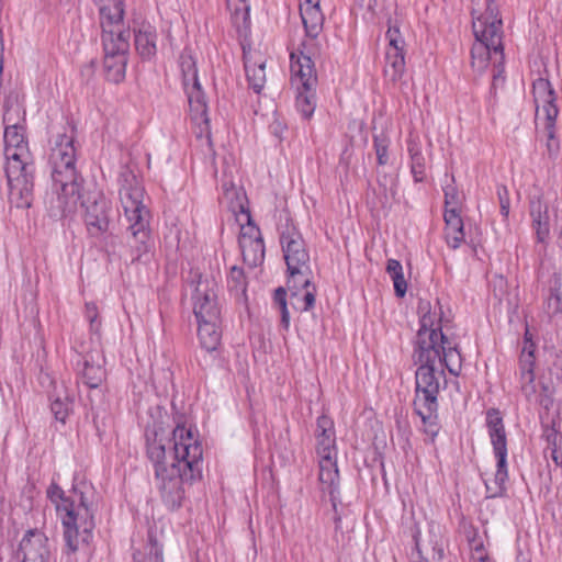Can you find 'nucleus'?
<instances>
[{
	"instance_id": "de8ad7c7",
	"label": "nucleus",
	"mask_w": 562,
	"mask_h": 562,
	"mask_svg": "<svg viewBox=\"0 0 562 562\" xmlns=\"http://www.w3.org/2000/svg\"><path fill=\"white\" fill-rule=\"evenodd\" d=\"M498 305L499 307L497 313L499 314H507L508 316H510L517 313V305L513 304L508 297L506 299V306H504L503 297H499Z\"/></svg>"
},
{
	"instance_id": "2eb2a0df",
	"label": "nucleus",
	"mask_w": 562,
	"mask_h": 562,
	"mask_svg": "<svg viewBox=\"0 0 562 562\" xmlns=\"http://www.w3.org/2000/svg\"><path fill=\"white\" fill-rule=\"evenodd\" d=\"M216 292L217 284L213 278L198 276L192 294L194 316H214L220 313Z\"/></svg>"
},
{
	"instance_id": "473e14b6",
	"label": "nucleus",
	"mask_w": 562,
	"mask_h": 562,
	"mask_svg": "<svg viewBox=\"0 0 562 562\" xmlns=\"http://www.w3.org/2000/svg\"><path fill=\"white\" fill-rule=\"evenodd\" d=\"M524 342L525 346L522 348L520 357V369L533 370L536 345L533 342V334L531 333L528 324H526Z\"/></svg>"
},
{
	"instance_id": "f8f14e48",
	"label": "nucleus",
	"mask_w": 562,
	"mask_h": 562,
	"mask_svg": "<svg viewBox=\"0 0 562 562\" xmlns=\"http://www.w3.org/2000/svg\"><path fill=\"white\" fill-rule=\"evenodd\" d=\"M281 244L291 281L310 286V255L303 238L294 231L282 233Z\"/></svg>"
},
{
	"instance_id": "3c124183",
	"label": "nucleus",
	"mask_w": 562,
	"mask_h": 562,
	"mask_svg": "<svg viewBox=\"0 0 562 562\" xmlns=\"http://www.w3.org/2000/svg\"><path fill=\"white\" fill-rule=\"evenodd\" d=\"M316 7V5H319L318 4V0H303L300 4V9L303 8V7Z\"/></svg>"
},
{
	"instance_id": "b1692460",
	"label": "nucleus",
	"mask_w": 562,
	"mask_h": 562,
	"mask_svg": "<svg viewBox=\"0 0 562 562\" xmlns=\"http://www.w3.org/2000/svg\"><path fill=\"white\" fill-rule=\"evenodd\" d=\"M198 335L201 346L207 351H214L220 345L222 337L217 318H202L199 322Z\"/></svg>"
},
{
	"instance_id": "f3484780",
	"label": "nucleus",
	"mask_w": 562,
	"mask_h": 562,
	"mask_svg": "<svg viewBox=\"0 0 562 562\" xmlns=\"http://www.w3.org/2000/svg\"><path fill=\"white\" fill-rule=\"evenodd\" d=\"M442 318H420V325L418 329L434 328L441 336L438 341V346L435 349L439 351L442 360V369L446 367L450 373L458 374L461 367V357L457 350V346L453 345L449 338L442 333Z\"/></svg>"
},
{
	"instance_id": "423d86ee",
	"label": "nucleus",
	"mask_w": 562,
	"mask_h": 562,
	"mask_svg": "<svg viewBox=\"0 0 562 562\" xmlns=\"http://www.w3.org/2000/svg\"><path fill=\"white\" fill-rule=\"evenodd\" d=\"M47 494L61 519L67 548L76 552L87 546L94 528L95 508L91 490L76 487L65 496L64 491L53 484Z\"/></svg>"
},
{
	"instance_id": "9b49d317",
	"label": "nucleus",
	"mask_w": 562,
	"mask_h": 562,
	"mask_svg": "<svg viewBox=\"0 0 562 562\" xmlns=\"http://www.w3.org/2000/svg\"><path fill=\"white\" fill-rule=\"evenodd\" d=\"M316 452L319 458V481L333 494L338 483L337 448L334 422L322 415L316 422Z\"/></svg>"
},
{
	"instance_id": "e433bc0d",
	"label": "nucleus",
	"mask_w": 562,
	"mask_h": 562,
	"mask_svg": "<svg viewBox=\"0 0 562 562\" xmlns=\"http://www.w3.org/2000/svg\"><path fill=\"white\" fill-rule=\"evenodd\" d=\"M227 282L231 291H234L236 295L245 294L246 282L244 271L241 269L233 267Z\"/></svg>"
},
{
	"instance_id": "0eeeda50",
	"label": "nucleus",
	"mask_w": 562,
	"mask_h": 562,
	"mask_svg": "<svg viewBox=\"0 0 562 562\" xmlns=\"http://www.w3.org/2000/svg\"><path fill=\"white\" fill-rule=\"evenodd\" d=\"M123 15V2L119 0H114L113 4L101 5L103 66L108 80L114 83H119L125 78L130 49L131 33L124 27Z\"/></svg>"
},
{
	"instance_id": "4be33fe9",
	"label": "nucleus",
	"mask_w": 562,
	"mask_h": 562,
	"mask_svg": "<svg viewBox=\"0 0 562 562\" xmlns=\"http://www.w3.org/2000/svg\"><path fill=\"white\" fill-rule=\"evenodd\" d=\"M104 358L100 352L88 355L83 360L82 379L89 387H98L105 378Z\"/></svg>"
},
{
	"instance_id": "393cba45",
	"label": "nucleus",
	"mask_w": 562,
	"mask_h": 562,
	"mask_svg": "<svg viewBox=\"0 0 562 562\" xmlns=\"http://www.w3.org/2000/svg\"><path fill=\"white\" fill-rule=\"evenodd\" d=\"M244 66L249 85L259 93L266 82V63L252 61L250 55L244 52Z\"/></svg>"
},
{
	"instance_id": "39448f33",
	"label": "nucleus",
	"mask_w": 562,
	"mask_h": 562,
	"mask_svg": "<svg viewBox=\"0 0 562 562\" xmlns=\"http://www.w3.org/2000/svg\"><path fill=\"white\" fill-rule=\"evenodd\" d=\"M3 121L5 175L9 186V202L18 209H29L33 202L34 164L22 126L10 125L12 119L8 108Z\"/></svg>"
},
{
	"instance_id": "7ed1b4c3",
	"label": "nucleus",
	"mask_w": 562,
	"mask_h": 562,
	"mask_svg": "<svg viewBox=\"0 0 562 562\" xmlns=\"http://www.w3.org/2000/svg\"><path fill=\"white\" fill-rule=\"evenodd\" d=\"M441 336L434 328L417 330L416 363V394L414 408L425 425V431L432 438L437 435L435 420L437 418L440 385L445 382V371L439 351L435 349Z\"/></svg>"
},
{
	"instance_id": "6e6552de",
	"label": "nucleus",
	"mask_w": 562,
	"mask_h": 562,
	"mask_svg": "<svg viewBox=\"0 0 562 562\" xmlns=\"http://www.w3.org/2000/svg\"><path fill=\"white\" fill-rule=\"evenodd\" d=\"M119 186L120 201L130 222L128 229L133 237L147 250L149 211L144 204V187L136 175L128 169L120 172Z\"/></svg>"
},
{
	"instance_id": "72a5a7b5",
	"label": "nucleus",
	"mask_w": 562,
	"mask_h": 562,
	"mask_svg": "<svg viewBox=\"0 0 562 562\" xmlns=\"http://www.w3.org/2000/svg\"><path fill=\"white\" fill-rule=\"evenodd\" d=\"M520 383L521 391L525 394L526 398L530 402H536L539 398L538 389L535 384V374L533 370H525L520 372Z\"/></svg>"
},
{
	"instance_id": "a19ab883",
	"label": "nucleus",
	"mask_w": 562,
	"mask_h": 562,
	"mask_svg": "<svg viewBox=\"0 0 562 562\" xmlns=\"http://www.w3.org/2000/svg\"><path fill=\"white\" fill-rule=\"evenodd\" d=\"M546 313L548 316L562 315V299L559 293H551L546 303Z\"/></svg>"
},
{
	"instance_id": "c756f323",
	"label": "nucleus",
	"mask_w": 562,
	"mask_h": 562,
	"mask_svg": "<svg viewBox=\"0 0 562 562\" xmlns=\"http://www.w3.org/2000/svg\"><path fill=\"white\" fill-rule=\"evenodd\" d=\"M303 291L293 292L290 296V305L294 313L310 312L315 304V293L311 291L310 286H304Z\"/></svg>"
},
{
	"instance_id": "5701e85b",
	"label": "nucleus",
	"mask_w": 562,
	"mask_h": 562,
	"mask_svg": "<svg viewBox=\"0 0 562 562\" xmlns=\"http://www.w3.org/2000/svg\"><path fill=\"white\" fill-rule=\"evenodd\" d=\"M156 41L157 33L155 27L150 24H142V26L135 31V47L139 56L144 59H150L156 55Z\"/></svg>"
},
{
	"instance_id": "79ce46f5",
	"label": "nucleus",
	"mask_w": 562,
	"mask_h": 562,
	"mask_svg": "<svg viewBox=\"0 0 562 562\" xmlns=\"http://www.w3.org/2000/svg\"><path fill=\"white\" fill-rule=\"evenodd\" d=\"M247 218H248V224L241 226L238 241L240 243V240L244 238L256 239V240L262 239L260 229L251 223L249 214H247Z\"/></svg>"
},
{
	"instance_id": "20e7f679",
	"label": "nucleus",
	"mask_w": 562,
	"mask_h": 562,
	"mask_svg": "<svg viewBox=\"0 0 562 562\" xmlns=\"http://www.w3.org/2000/svg\"><path fill=\"white\" fill-rule=\"evenodd\" d=\"M472 29L475 43L471 49V66L475 72L482 75L487 67H493L492 92L503 86L505 81V55L503 45V22L498 16V8L494 0H487L486 10L475 16L472 12Z\"/></svg>"
},
{
	"instance_id": "a211bd4d",
	"label": "nucleus",
	"mask_w": 562,
	"mask_h": 562,
	"mask_svg": "<svg viewBox=\"0 0 562 562\" xmlns=\"http://www.w3.org/2000/svg\"><path fill=\"white\" fill-rule=\"evenodd\" d=\"M291 82L294 87L317 86V74L312 57L303 50L291 53Z\"/></svg>"
},
{
	"instance_id": "864d4df0",
	"label": "nucleus",
	"mask_w": 562,
	"mask_h": 562,
	"mask_svg": "<svg viewBox=\"0 0 562 562\" xmlns=\"http://www.w3.org/2000/svg\"><path fill=\"white\" fill-rule=\"evenodd\" d=\"M282 325L284 328L289 327V318H282Z\"/></svg>"
},
{
	"instance_id": "9d476101",
	"label": "nucleus",
	"mask_w": 562,
	"mask_h": 562,
	"mask_svg": "<svg viewBox=\"0 0 562 562\" xmlns=\"http://www.w3.org/2000/svg\"><path fill=\"white\" fill-rule=\"evenodd\" d=\"M486 425L494 456L496 458V471L493 477L485 480L487 497L502 496L506 491L508 480L507 471V440L499 412L490 409L486 413Z\"/></svg>"
},
{
	"instance_id": "4468645a",
	"label": "nucleus",
	"mask_w": 562,
	"mask_h": 562,
	"mask_svg": "<svg viewBox=\"0 0 562 562\" xmlns=\"http://www.w3.org/2000/svg\"><path fill=\"white\" fill-rule=\"evenodd\" d=\"M385 36L389 44L385 52L384 75L391 81H397L405 70V42L400 27L391 22Z\"/></svg>"
},
{
	"instance_id": "37998d69",
	"label": "nucleus",
	"mask_w": 562,
	"mask_h": 562,
	"mask_svg": "<svg viewBox=\"0 0 562 562\" xmlns=\"http://www.w3.org/2000/svg\"><path fill=\"white\" fill-rule=\"evenodd\" d=\"M538 394L537 403L549 409L552 405L553 387L549 384H541V390L538 391Z\"/></svg>"
},
{
	"instance_id": "49530a36",
	"label": "nucleus",
	"mask_w": 562,
	"mask_h": 562,
	"mask_svg": "<svg viewBox=\"0 0 562 562\" xmlns=\"http://www.w3.org/2000/svg\"><path fill=\"white\" fill-rule=\"evenodd\" d=\"M222 189L227 200L233 201L235 198H239V189L232 181H224Z\"/></svg>"
},
{
	"instance_id": "a878e982",
	"label": "nucleus",
	"mask_w": 562,
	"mask_h": 562,
	"mask_svg": "<svg viewBox=\"0 0 562 562\" xmlns=\"http://www.w3.org/2000/svg\"><path fill=\"white\" fill-rule=\"evenodd\" d=\"M300 14L306 31V35L312 38H316L322 31L324 23V15L319 9V5L303 7L300 10Z\"/></svg>"
},
{
	"instance_id": "aec40b11",
	"label": "nucleus",
	"mask_w": 562,
	"mask_h": 562,
	"mask_svg": "<svg viewBox=\"0 0 562 562\" xmlns=\"http://www.w3.org/2000/svg\"><path fill=\"white\" fill-rule=\"evenodd\" d=\"M530 216L536 231L537 240L546 241L550 234L549 207L540 198L530 201Z\"/></svg>"
},
{
	"instance_id": "c9c22d12",
	"label": "nucleus",
	"mask_w": 562,
	"mask_h": 562,
	"mask_svg": "<svg viewBox=\"0 0 562 562\" xmlns=\"http://www.w3.org/2000/svg\"><path fill=\"white\" fill-rule=\"evenodd\" d=\"M373 145L376 154V160L380 166H384L389 162V145L390 139L383 133L373 136Z\"/></svg>"
},
{
	"instance_id": "4c0bfd02",
	"label": "nucleus",
	"mask_w": 562,
	"mask_h": 562,
	"mask_svg": "<svg viewBox=\"0 0 562 562\" xmlns=\"http://www.w3.org/2000/svg\"><path fill=\"white\" fill-rule=\"evenodd\" d=\"M540 133H543L547 138L546 147L549 158L555 159L560 150V143L555 135V127H551V130H541Z\"/></svg>"
},
{
	"instance_id": "6ab92c4d",
	"label": "nucleus",
	"mask_w": 562,
	"mask_h": 562,
	"mask_svg": "<svg viewBox=\"0 0 562 562\" xmlns=\"http://www.w3.org/2000/svg\"><path fill=\"white\" fill-rule=\"evenodd\" d=\"M414 540L418 552L431 554L432 559L440 561L443 558V535L442 528L437 522H429L427 529L414 535Z\"/></svg>"
},
{
	"instance_id": "7c9ffc66",
	"label": "nucleus",
	"mask_w": 562,
	"mask_h": 562,
	"mask_svg": "<svg viewBox=\"0 0 562 562\" xmlns=\"http://www.w3.org/2000/svg\"><path fill=\"white\" fill-rule=\"evenodd\" d=\"M74 406V397L70 396L67 392L63 394H58L54 401L52 402L50 409L55 416V419L60 422L61 424L66 423V419L72 412Z\"/></svg>"
},
{
	"instance_id": "8fccbe9b",
	"label": "nucleus",
	"mask_w": 562,
	"mask_h": 562,
	"mask_svg": "<svg viewBox=\"0 0 562 562\" xmlns=\"http://www.w3.org/2000/svg\"><path fill=\"white\" fill-rule=\"evenodd\" d=\"M429 302L420 301L419 310L424 313L423 316H427L429 314Z\"/></svg>"
},
{
	"instance_id": "2f4dec72",
	"label": "nucleus",
	"mask_w": 562,
	"mask_h": 562,
	"mask_svg": "<svg viewBox=\"0 0 562 562\" xmlns=\"http://www.w3.org/2000/svg\"><path fill=\"white\" fill-rule=\"evenodd\" d=\"M386 272L393 281L396 296L403 297L407 291V283L404 278L401 262L396 259H389L386 263Z\"/></svg>"
},
{
	"instance_id": "412c9836",
	"label": "nucleus",
	"mask_w": 562,
	"mask_h": 562,
	"mask_svg": "<svg viewBox=\"0 0 562 562\" xmlns=\"http://www.w3.org/2000/svg\"><path fill=\"white\" fill-rule=\"evenodd\" d=\"M443 217L446 223L445 238L447 245L452 249H457L464 241L465 237L462 218L456 209H446Z\"/></svg>"
},
{
	"instance_id": "cd10ccee",
	"label": "nucleus",
	"mask_w": 562,
	"mask_h": 562,
	"mask_svg": "<svg viewBox=\"0 0 562 562\" xmlns=\"http://www.w3.org/2000/svg\"><path fill=\"white\" fill-rule=\"evenodd\" d=\"M231 19L238 31H246L250 26V5L247 0H227Z\"/></svg>"
},
{
	"instance_id": "bb28decb",
	"label": "nucleus",
	"mask_w": 562,
	"mask_h": 562,
	"mask_svg": "<svg viewBox=\"0 0 562 562\" xmlns=\"http://www.w3.org/2000/svg\"><path fill=\"white\" fill-rule=\"evenodd\" d=\"M243 259L249 267H257L262 263L265 258V244L263 239H247L244 238L239 243Z\"/></svg>"
},
{
	"instance_id": "ea45409f",
	"label": "nucleus",
	"mask_w": 562,
	"mask_h": 562,
	"mask_svg": "<svg viewBox=\"0 0 562 562\" xmlns=\"http://www.w3.org/2000/svg\"><path fill=\"white\" fill-rule=\"evenodd\" d=\"M496 193L499 201L501 214L505 220H507L510 207L508 189L506 186L499 184L497 186Z\"/></svg>"
},
{
	"instance_id": "58836bf2",
	"label": "nucleus",
	"mask_w": 562,
	"mask_h": 562,
	"mask_svg": "<svg viewBox=\"0 0 562 562\" xmlns=\"http://www.w3.org/2000/svg\"><path fill=\"white\" fill-rule=\"evenodd\" d=\"M288 303L286 291L283 288H278L273 294V304L279 308L281 316H290L291 311Z\"/></svg>"
},
{
	"instance_id": "dca6fc26",
	"label": "nucleus",
	"mask_w": 562,
	"mask_h": 562,
	"mask_svg": "<svg viewBox=\"0 0 562 562\" xmlns=\"http://www.w3.org/2000/svg\"><path fill=\"white\" fill-rule=\"evenodd\" d=\"M22 562H52V546L46 535L37 529L29 530L20 542Z\"/></svg>"
},
{
	"instance_id": "f704fd0d",
	"label": "nucleus",
	"mask_w": 562,
	"mask_h": 562,
	"mask_svg": "<svg viewBox=\"0 0 562 562\" xmlns=\"http://www.w3.org/2000/svg\"><path fill=\"white\" fill-rule=\"evenodd\" d=\"M411 170L416 182H420L425 178V158L422 153L414 147H409Z\"/></svg>"
},
{
	"instance_id": "ddd939ff",
	"label": "nucleus",
	"mask_w": 562,
	"mask_h": 562,
	"mask_svg": "<svg viewBox=\"0 0 562 562\" xmlns=\"http://www.w3.org/2000/svg\"><path fill=\"white\" fill-rule=\"evenodd\" d=\"M533 94L536 102H543L542 108L536 106L535 124L539 134L541 130L555 127L559 108L555 92L548 79L539 78L533 82Z\"/></svg>"
},
{
	"instance_id": "603ef678",
	"label": "nucleus",
	"mask_w": 562,
	"mask_h": 562,
	"mask_svg": "<svg viewBox=\"0 0 562 562\" xmlns=\"http://www.w3.org/2000/svg\"><path fill=\"white\" fill-rule=\"evenodd\" d=\"M552 459L554 460V462H555L557 464H559V463H560V462H559V459H558V456H557V453H555V450H553V451H552Z\"/></svg>"
},
{
	"instance_id": "f03ea898",
	"label": "nucleus",
	"mask_w": 562,
	"mask_h": 562,
	"mask_svg": "<svg viewBox=\"0 0 562 562\" xmlns=\"http://www.w3.org/2000/svg\"><path fill=\"white\" fill-rule=\"evenodd\" d=\"M147 454L155 468L156 485L167 506L176 508L183 498V483L202 473L203 448L198 434L184 425L171 432L159 427L147 434Z\"/></svg>"
},
{
	"instance_id": "5fc2aeb1",
	"label": "nucleus",
	"mask_w": 562,
	"mask_h": 562,
	"mask_svg": "<svg viewBox=\"0 0 562 562\" xmlns=\"http://www.w3.org/2000/svg\"><path fill=\"white\" fill-rule=\"evenodd\" d=\"M497 283L499 284V286H503V284H504V279H503V278H499V279L497 280Z\"/></svg>"
},
{
	"instance_id": "a18cd8bd",
	"label": "nucleus",
	"mask_w": 562,
	"mask_h": 562,
	"mask_svg": "<svg viewBox=\"0 0 562 562\" xmlns=\"http://www.w3.org/2000/svg\"><path fill=\"white\" fill-rule=\"evenodd\" d=\"M459 194L454 187H447L445 189V203L446 209H456L458 211L459 205Z\"/></svg>"
},
{
	"instance_id": "c85d7f7f",
	"label": "nucleus",
	"mask_w": 562,
	"mask_h": 562,
	"mask_svg": "<svg viewBox=\"0 0 562 562\" xmlns=\"http://www.w3.org/2000/svg\"><path fill=\"white\" fill-rule=\"evenodd\" d=\"M296 93V109L305 119H310L316 108V86H312L311 89L306 87H295Z\"/></svg>"
},
{
	"instance_id": "09e8293b",
	"label": "nucleus",
	"mask_w": 562,
	"mask_h": 562,
	"mask_svg": "<svg viewBox=\"0 0 562 562\" xmlns=\"http://www.w3.org/2000/svg\"><path fill=\"white\" fill-rule=\"evenodd\" d=\"M358 4L366 9L371 18L375 15L376 0H357Z\"/></svg>"
},
{
	"instance_id": "f257e3e1",
	"label": "nucleus",
	"mask_w": 562,
	"mask_h": 562,
	"mask_svg": "<svg viewBox=\"0 0 562 562\" xmlns=\"http://www.w3.org/2000/svg\"><path fill=\"white\" fill-rule=\"evenodd\" d=\"M58 134L53 143L49 165L55 198L49 202L54 217H63L76 211L80 200L82 217L90 236L97 237L109 229L112 203L94 184L81 189V177L76 168L74 130Z\"/></svg>"
},
{
	"instance_id": "c03bdc74",
	"label": "nucleus",
	"mask_w": 562,
	"mask_h": 562,
	"mask_svg": "<svg viewBox=\"0 0 562 562\" xmlns=\"http://www.w3.org/2000/svg\"><path fill=\"white\" fill-rule=\"evenodd\" d=\"M471 558L473 562H490L481 541L471 542Z\"/></svg>"
},
{
	"instance_id": "1a4fd4ad",
	"label": "nucleus",
	"mask_w": 562,
	"mask_h": 562,
	"mask_svg": "<svg viewBox=\"0 0 562 562\" xmlns=\"http://www.w3.org/2000/svg\"><path fill=\"white\" fill-rule=\"evenodd\" d=\"M180 68L183 87L188 95L190 116L199 128V131L195 132L196 136L199 138L205 137L207 145H211L206 99L199 82L195 59L187 49L180 56Z\"/></svg>"
}]
</instances>
